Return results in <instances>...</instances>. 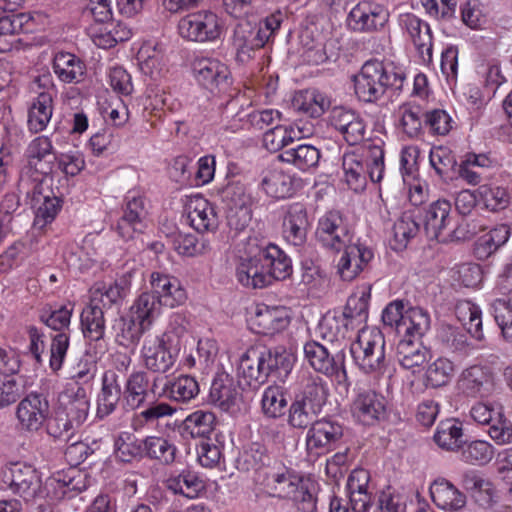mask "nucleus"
I'll return each mask as SVG.
<instances>
[{
  "instance_id": "nucleus-8",
  "label": "nucleus",
  "mask_w": 512,
  "mask_h": 512,
  "mask_svg": "<svg viewBox=\"0 0 512 512\" xmlns=\"http://www.w3.org/2000/svg\"><path fill=\"white\" fill-rule=\"evenodd\" d=\"M191 70L197 83L212 93H224L232 84L228 65L216 57L195 55Z\"/></svg>"
},
{
  "instance_id": "nucleus-11",
  "label": "nucleus",
  "mask_w": 512,
  "mask_h": 512,
  "mask_svg": "<svg viewBox=\"0 0 512 512\" xmlns=\"http://www.w3.org/2000/svg\"><path fill=\"white\" fill-rule=\"evenodd\" d=\"M347 491L351 511L334 497L330 502V512H368L372 505L373 489L370 486V473L366 469H354L347 480Z\"/></svg>"
},
{
  "instance_id": "nucleus-47",
  "label": "nucleus",
  "mask_w": 512,
  "mask_h": 512,
  "mask_svg": "<svg viewBox=\"0 0 512 512\" xmlns=\"http://www.w3.org/2000/svg\"><path fill=\"white\" fill-rule=\"evenodd\" d=\"M436 444L446 450H458L465 444L462 423L456 419L440 422L434 434Z\"/></svg>"
},
{
  "instance_id": "nucleus-61",
  "label": "nucleus",
  "mask_w": 512,
  "mask_h": 512,
  "mask_svg": "<svg viewBox=\"0 0 512 512\" xmlns=\"http://www.w3.org/2000/svg\"><path fill=\"white\" fill-rule=\"evenodd\" d=\"M162 305L156 295L144 292L131 306V313L137 317V320H153L160 316Z\"/></svg>"
},
{
  "instance_id": "nucleus-58",
  "label": "nucleus",
  "mask_w": 512,
  "mask_h": 512,
  "mask_svg": "<svg viewBox=\"0 0 512 512\" xmlns=\"http://www.w3.org/2000/svg\"><path fill=\"white\" fill-rule=\"evenodd\" d=\"M420 226L418 222L410 214H403L393 226L394 250L404 249L410 239L414 238L419 232Z\"/></svg>"
},
{
  "instance_id": "nucleus-50",
  "label": "nucleus",
  "mask_w": 512,
  "mask_h": 512,
  "mask_svg": "<svg viewBox=\"0 0 512 512\" xmlns=\"http://www.w3.org/2000/svg\"><path fill=\"white\" fill-rule=\"evenodd\" d=\"M398 128L409 138H418L423 132L421 108L410 104L399 106L396 111Z\"/></svg>"
},
{
  "instance_id": "nucleus-55",
  "label": "nucleus",
  "mask_w": 512,
  "mask_h": 512,
  "mask_svg": "<svg viewBox=\"0 0 512 512\" xmlns=\"http://www.w3.org/2000/svg\"><path fill=\"white\" fill-rule=\"evenodd\" d=\"M216 422L214 413L198 410L190 414L184 421L185 430L193 438H205L213 430Z\"/></svg>"
},
{
  "instance_id": "nucleus-23",
  "label": "nucleus",
  "mask_w": 512,
  "mask_h": 512,
  "mask_svg": "<svg viewBox=\"0 0 512 512\" xmlns=\"http://www.w3.org/2000/svg\"><path fill=\"white\" fill-rule=\"evenodd\" d=\"M343 254L338 262V273L344 281H352L373 259V251L360 243H348L343 247Z\"/></svg>"
},
{
  "instance_id": "nucleus-51",
  "label": "nucleus",
  "mask_w": 512,
  "mask_h": 512,
  "mask_svg": "<svg viewBox=\"0 0 512 512\" xmlns=\"http://www.w3.org/2000/svg\"><path fill=\"white\" fill-rule=\"evenodd\" d=\"M267 448L258 442L251 443L236 460L237 469L243 472L259 471L269 464Z\"/></svg>"
},
{
  "instance_id": "nucleus-24",
  "label": "nucleus",
  "mask_w": 512,
  "mask_h": 512,
  "mask_svg": "<svg viewBox=\"0 0 512 512\" xmlns=\"http://www.w3.org/2000/svg\"><path fill=\"white\" fill-rule=\"evenodd\" d=\"M152 294L156 295L165 306L174 307L186 300V292L179 280L167 273L153 271L149 277Z\"/></svg>"
},
{
  "instance_id": "nucleus-3",
  "label": "nucleus",
  "mask_w": 512,
  "mask_h": 512,
  "mask_svg": "<svg viewBox=\"0 0 512 512\" xmlns=\"http://www.w3.org/2000/svg\"><path fill=\"white\" fill-rule=\"evenodd\" d=\"M266 487L279 498L290 499L298 510L314 512L316 510V483L285 470L267 475Z\"/></svg>"
},
{
  "instance_id": "nucleus-32",
  "label": "nucleus",
  "mask_w": 512,
  "mask_h": 512,
  "mask_svg": "<svg viewBox=\"0 0 512 512\" xmlns=\"http://www.w3.org/2000/svg\"><path fill=\"white\" fill-rule=\"evenodd\" d=\"M52 67L58 79L64 83H80L86 75L84 61L70 52H57Z\"/></svg>"
},
{
  "instance_id": "nucleus-62",
  "label": "nucleus",
  "mask_w": 512,
  "mask_h": 512,
  "mask_svg": "<svg viewBox=\"0 0 512 512\" xmlns=\"http://www.w3.org/2000/svg\"><path fill=\"white\" fill-rule=\"evenodd\" d=\"M494 455L491 444L483 440H475L468 444H462V460L470 464L483 465L488 463Z\"/></svg>"
},
{
  "instance_id": "nucleus-27",
  "label": "nucleus",
  "mask_w": 512,
  "mask_h": 512,
  "mask_svg": "<svg viewBox=\"0 0 512 512\" xmlns=\"http://www.w3.org/2000/svg\"><path fill=\"white\" fill-rule=\"evenodd\" d=\"M260 363L264 366L266 379L274 377L284 382L291 373L296 358L293 353L284 347L260 350Z\"/></svg>"
},
{
  "instance_id": "nucleus-7",
  "label": "nucleus",
  "mask_w": 512,
  "mask_h": 512,
  "mask_svg": "<svg viewBox=\"0 0 512 512\" xmlns=\"http://www.w3.org/2000/svg\"><path fill=\"white\" fill-rule=\"evenodd\" d=\"M185 327L179 323L170 325L162 334V337L153 345L144 346L142 349L145 367L155 373H166L174 363L180 338L184 336Z\"/></svg>"
},
{
  "instance_id": "nucleus-34",
  "label": "nucleus",
  "mask_w": 512,
  "mask_h": 512,
  "mask_svg": "<svg viewBox=\"0 0 512 512\" xmlns=\"http://www.w3.org/2000/svg\"><path fill=\"white\" fill-rule=\"evenodd\" d=\"M53 93H39L31 102L28 110V129L32 133L42 132L48 125L53 114Z\"/></svg>"
},
{
  "instance_id": "nucleus-52",
  "label": "nucleus",
  "mask_w": 512,
  "mask_h": 512,
  "mask_svg": "<svg viewBox=\"0 0 512 512\" xmlns=\"http://www.w3.org/2000/svg\"><path fill=\"white\" fill-rule=\"evenodd\" d=\"M491 375L487 368L474 365L463 371L460 384L463 390L470 395L488 391Z\"/></svg>"
},
{
  "instance_id": "nucleus-36",
  "label": "nucleus",
  "mask_w": 512,
  "mask_h": 512,
  "mask_svg": "<svg viewBox=\"0 0 512 512\" xmlns=\"http://www.w3.org/2000/svg\"><path fill=\"white\" fill-rule=\"evenodd\" d=\"M450 212L451 203L448 200L438 199L429 205L424 217V230L428 238H439L451 222Z\"/></svg>"
},
{
  "instance_id": "nucleus-10",
  "label": "nucleus",
  "mask_w": 512,
  "mask_h": 512,
  "mask_svg": "<svg viewBox=\"0 0 512 512\" xmlns=\"http://www.w3.org/2000/svg\"><path fill=\"white\" fill-rule=\"evenodd\" d=\"M178 31L181 37L189 41L212 42L220 37L223 24L216 13L202 10L181 18Z\"/></svg>"
},
{
  "instance_id": "nucleus-22",
  "label": "nucleus",
  "mask_w": 512,
  "mask_h": 512,
  "mask_svg": "<svg viewBox=\"0 0 512 512\" xmlns=\"http://www.w3.org/2000/svg\"><path fill=\"white\" fill-rule=\"evenodd\" d=\"M399 23L420 56L423 59L430 60L433 48V35L430 25L413 13L401 15Z\"/></svg>"
},
{
  "instance_id": "nucleus-19",
  "label": "nucleus",
  "mask_w": 512,
  "mask_h": 512,
  "mask_svg": "<svg viewBox=\"0 0 512 512\" xmlns=\"http://www.w3.org/2000/svg\"><path fill=\"white\" fill-rule=\"evenodd\" d=\"M27 199L35 212L34 224L40 228L55 220L63 203L52 191L45 194L40 183H35L32 189L27 191Z\"/></svg>"
},
{
  "instance_id": "nucleus-26",
  "label": "nucleus",
  "mask_w": 512,
  "mask_h": 512,
  "mask_svg": "<svg viewBox=\"0 0 512 512\" xmlns=\"http://www.w3.org/2000/svg\"><path fill=\"white\" fill-rule=\"evenodd\" d=\"M267 42L266 34L249 22L238 23L234 29L233 44L240 61L250 59L251 53L263 48Z\"/></svg>"
},
{
  "instance_id": "nucleus-41",
  "label": "nucleus",
  "mask_w": 512,
  "mask_h": 512,
  "mask_svg": "<svg viewBox=\"0 0 512 512\" xmlns=\"http://www.w3.org/2000/svg\"><path fill=\"white\" fill-rule=\"evenodd\" d=\"M260 350L250 348L239 360L238 372L249 386H258L267 381L264 366L260 363Z\"/></svg>"
},
{
  "instance_id": "nucleus-9",
  "label": "nucleus",
  "mask_w": 512,
  "mask_h": 512,
  "mask_svg": "<svg viewBox=\"0 0 512 512\" xmlns=\"http://www.w3.org/2000/svg\"><path fill=\"white\" fill-rule=\"evenodd\" d=\"M303 350L305 359L316 372L324 374L339 385H349L344 352L330 355L328 350L316 341L307 342Z\"/></svg>"
},
{
  "instance_id": "nucleus-13",
  "label": "nucleus",
  "mask_w": 512,
  "mask_h": 512,
  "mask_svg": "<svg viewBox=\"0 0 512 512\" xmlns=\"http://www.w3.org/2000/svg\"><path fill=\"white\" fill-rule=\"evenodd\" d=\"M315 238L323 247L339 252L351 242L352 235L343 215L332 210L319 218Z\"/></svg>"
},
{
  "instance_id": "nucleus-16",
  "label": "nucleus",
  "mask_w": 512,
  "mask_h": 512,
  "mask_svg": "<svg viewBox=\"0 0 512 512\" xmlns=\"http://www.w3.org/2000/svg\"><path fill=\"white\" fill-rule=\"evenodd\" d=\"M185 214L189 225L199 233L215 232L220 220L214 204L202 195H193L185 204Z\"/></svg>"
},
{
  "instance_id": "nucleus-64",
  "label": "nucleus",
  "mask_w": 512,
  "mask_h": 512,
  "mask_svg": "<svg viewBox=\"0 0 512 512\" xmlns=\"http://www.w3.org/2000/svg\"><path fill=\"white\" fill-rule=\"evenodd\" d=\"M478 192L485 207L490 211L503 210L509 205L510 197L503 187L481 185Z\"/></svg>"
},
{
  "instance_id": "nucleus-30",
  "label": "nucleus",
  "mask_w": 512,
  "mask_h": 512,
  "mask_svg": "<svg viewBox=\"0 0 512 512\" xmlns=\"http://www.w3.org/2000/svg\"><path fill=\"white\" fill-rule=\"evenodd\" d=\"M123 395L114 370L106 371L102 376V387L97 398V417L103 419L112 414Z\"/></svg>"
},
{
  "instance_id": "nucleus-59",
  "label": "nucleus",
  "mask_w": 512,
  "mask_h": 512,
  "mask_svg": "<svg viewBox=\"0 0 512 512\" xmlns=\"http://www.w3.org/2000/svg\"><path fill=\"white\" fill-rule=\"evenodd\" d=\"M424 317L428 315L421 307L409 306L403 300H394L384 308L381 320H414Z\"/></svg>"
},
{
  "instance_id": "nucleus-48",
  "label": "nucleus",
  "mask_w": 512,
  "mask_h": 512,
  "mask_svg": "<svg viewBox=\"0 0 512 512\" xmlns=\"http://www.w3.org/2000/svg\"><path fill=\"white\" fill-rule=\"evenodd\" d=\"M75 428L80 427L87 419L90 401L86 391L79 387L77 391L68 396V400L59 407Z\"/></svg>"
},
{
  "instance_id": "nucleus-60",
  "label": "nucleus",
  "mask_w": 512,
  "mask_h": 512,
  "mask_svg": "<svg viewBox=\"0 0 512 512\" xmlns=\"http://www.w3.org/2000/svg\"><path fill=\"white\" fill-rule=\"evenodd\" d=\"M298 137L292 126L277 125L265 132L263 145L270 152H277L284 149Z\"/></svg>"
},
{
  "instance_id": "nucleus-18",
  "label": "nucleus",
  "mask_w": 512,
  "mask_h": 512,
  "mask_svg": "<svg viewBox=\"0 0 512 512\" xmlns=\"http://www.w3.org/2000/svg\"><path fill=\"white\" fill-rule=\"evenodd\" d=\"M49 413V402L41 394L30 393L17 405L16 417L21 428L37 432L45 423Z\"/></svg>"
},
{
  "instance_id": "nucleus-56",
  "label": "nucleus",
  "mask_w": 512,
  "mask_h": 512,
  "mask_svg": "<svg viewBox=\"0 0 512 512\" xmlns=\"http://www.w3.org/2000/svg\"><path fill=\"white\" fill-rule=\"evenodd\" d=\"M173 246L179 255L188 257L203 255L211 250L208 240L193 234L179 233L173 239Z\"/></svg>"
},
{
  "instance_id": "nucleus-17",
  "label": "nucleus",
  "mask_w": 512,
  "mask_h": 512,
  "mask_svg": "<svg viewBox=\"0 0 512 512\" xmlns=\"http://www.w3.org/2000/svg\"><path fill=\"white\" fill-rule=\"evenodd\" d=\"M122 292L113 284L104 291L96 288L91 293L90 301L82 309L80 320H105L117 312L116 303L124 298Z\"/></svg>"
},
{
  "instance_id": "nucleus-43",
  "label": "nucleus",
  "mask_w": 512,
  "mask_h": 512,
  "mask_svg": "<svg viewBox=\"0 0 512 512\" xmlns=\"http://www.w3.org/2000/svg\"><path fill=\"white\" fill-rule=\"evenodd\" d=\"M328 395L329 390L325 381L319 376H310L295 398L321 412L327 402Z\"/></svg>"
},
{
  "instance_id": "nucleus-63",
  "label": "nucleus",
  "mask_w": 512,
  "mask_h": 512,
  "mask_svg": "<svg viewBox=\"0 0 512 512\" xmlns=\"http://www.w3.org/2000/svg\"><path fill=\"white\" fill-rule=\"evenodd\" d=\"M454 372L453 363L446 358H439L426 370V386L438 388L446 385Z\"/></svg>"
},
{
  "instance_id": "nucleus-12",
  "label": "nucleus",
  "mask_w": 512,
  "mask_h": 512,
  "mask_svg": "<svg viewBox=\"0 0 512 512\" xmlns=\"http://www.w3.org/2000/svg\"><path fill=\"white\" fill-rule=\"evenodd\" d=\"M345 434L344 425L333 417H323L316 420L308 429L306 446L309 452L324 454L336 449Z\"/></svg>"
},
{
  "instance_id": "nucleus-33",
  "label": "nucleus",
  "mask_w": 512,
  "mask_h": 512,
  "mask_svg": "<svg viewBox=\"0 0 512 512\" xmlns=\"http://www.w3.org/2000/svg\"><path fill=\"white\" fill-rule=\"evenodd\" d=\"M343 181L355 193L364 191L367 185L368 168L363 156L356 152H347L342 157Z\"/></svg>"
},
{
  "instance_id": "nucleus-29",
  "label": "nucleus",
  "mask_w": 512,
  "mask_h": 512,
  "mask_svg": "<svg viewBox=\"0 0 512 512\" xmlns=\"http://www.w3.org/2000/svg\"><path fill=\"white\" fill-rule=\"evenodd\" d=\"M430 495L434 504L446 511H459L466 505V496L444 478H438L431 484Z\"/></svg>"
},
{
  "instance_id": "nucleus-4",
  "label": "nucleus",
  "mask_w": 512,
  "mask_h": 512,
  "mask_svg": "<svg viewBox=\"0 0 512 512\" xmlns=\"http://www.w3.org/2000/svg\"><path fill=\"white\" fill-rule=\"evenodd\" d=\"M351 354L365 374L382 375L386 371L385 338L376 326H364L351 345Z\"/></svg>"
},
{
  "instance_id": "nucleus-39",
  "label": "nucleus",
  "mask_w": 512,
  "mask_h": 512,
  "mask_svg": "<svg viewBox=\"0 0 512 512\" xmlns=\"http://www.w3.org/2000/svg\"><path fill=\"white\" fill-rule=\"evenodd\" d=\"M218 195L226 210L252 207L253 198L246 185L236 177H227V183L218 190Z\"/></svg>"
},
{
  "instance_id": "nucleus-1",
  "label": "nucleus",
  "mask_w": 512,
  "mask_h": 512,
  "mask_svg": "<svg viewBox=\"0 0 512 512\" xmlns=\"http://www.w3.org/2000/svg\"><path fill=\"white\" fill-rule=\"evenodd\" d=\"M292 271L291 259L277 245L250 238L244 255L238 258L235 275L242 286L262 289L289 278Z\"/></svg>"
},
{
  "instance_id": "nucleus-37",
  "label": "nucleus",
  "mask_w": 512,
  "mask_h": 512,
  "mask_svg": "<svg viewBox=\"0 0 512 512\" xmlns=\"http://www.w3.org/2000/svg\"><path fill=\"white\" fill-rule=\"evenodd\" d=\"M294 109L303 114L317 118L325 113L330 106L327 96L315 88L300 90L292 99Z\"/></svg>"
},
{
  "instance_id": "nucleus-40",
  "label": "nucleus",
  "mask_w": 512,
  "mask_h": 512,
  "mask_svg": "<svg viewBox=\"0 0 512 512\" xmlns=\"http://www.w3.org/2000/svg\"><path fill=\"white\" fill-rule=\"evenodd\" d=\"M200 392L197 380L189 375H180L167 381L162 389V394L173 401L187 403L194 399Z\"/></svg>"
},
{
  "instance_id": "nucleus-45",
  "label": "nucleus",
  "mask_w": 512,
  "mask_h": 512,
  "mask_svg": "<svg viewBox=\"0 0 512 512\" xmlns=\"http://www.w3.org/2000/svg\"><path fill=\"white\" fill-rule=\"evenodd\" d=\"M144 443L145 438L139 439L133 434L121 433L115 439V456L123 463L139 462L144 459Z\"/></svg>"
},
{
  "instance_id": "nucleus-54",
  "label": "nucleus",
  "mask_w": 512,
  "mask_h": 512,
  "mask_svg": "<svg viewBox=\"0 0 512 512\" xmlns=\"http://www.w3.org/2000/svg\"><path fill=\"white\" fill-rule=\"evenodd\" d=\"M7 10L0 7V34L7 36L32 30L33 18L29 13L9 14Z\"/></svg>"
},
{
  "instance_id": "nucleus-49",
  "label": "nucleus",
  "mask_w": 512,
  "mask_h": 512,
  "mask_svg": "<svg viewBox=\"0 0 512 512\" xmlns=\"http://www.w3.org/2000/svg\"><path fill=\"white\" fill-rule=\"evenodd\" d=\"M287 405V395L282 387L271 385L264 390L261 399V410L267 418L278 419L284 416Z\"/></svg>"
},
{
  "instance_id": "nucleus-31",
  "label": "nucleus",
  "mask_w": 512,
  "mask_h": 512,
  "mask_svg": "<svg viewBox=\"0 0 512 512\" xmlns=\"http://www.w3.org/2000/svg\"><path fill=\"white\" fill-rule=\"evenodd\" d=\"M151 397L150 379L144 371L132 372L124 384L123 399L128 408L142 407Z\"/></svg>"
},
{
  "instance_id": "nucleus-53",
  "label": "nucleus",
  "mask_w": 512,
  "mask_h": 512,
  "mask_svg": "<svg viewBox=\"0 0 512 512\" xmlns=\"http://www.w3.org/2000/svg\"><path fill=\"white\" fill-rule=\"evenodd\" d=\"M364 164L368 168L369 178L373 183L381 181L384 173V149L381 140L378 143L369 142L364 146Z\"/></svg>"
},
{
  "instance_id": "nucleus-35",
  "label": "nucleus",
  "mask_w": 512,
  "mask_h": 512,
  "mask_svg": "<svg viewBox=\"0 0 512 512\" xmlns=\"http://www.w3.org/2000/svg\"><path fill=\"white\" fill-rule=\"evenodd\" d=\"M259 188L269 197L284 199L292 196L293 179L280 169L269 168L262 172Z\"/></svg>"
},
{
  "instance_id": "nucleus-20",
  "label": "nucleus",
  "mask_w": 512,
  "mask_h": 512,
  "mask_svg": "<svg viewBox=\"0 0 512 512\" xmlns=\"http://www.w3.org/2000/svg\"><path fill=\"white\" fill-rule=\"evenodd\" d=\"M330 124L351 146L357 145L365 139V121L353 110L343 107L333 108L330 114Z\"/></svg>"
},
{
  "instance_id": "nucleus-44",
  "label": "nucleus",
  "mask_w": 512,
  "mask_h": 512,
  "mask_svg": "<svg viewBox=\"0 0 512 512\" xmlns=\"http://www.w3.org/2000/svg\"><path fill=\"white\" fill-rule=\"evenodd\" d=\"M168 490L188 498H194L203 488V483L196 472L183 469L178 474H171L165 481Z\"/></svg>"
},
{
  "instance_id": "nucleus-28",
  "label": "nucleus",
  "mask_w": 512,
  "mask_h": 512,
  "mask_svg": "<svg viewBox=\"0 0 512 512\" xmlns=\"http://www.w3.org/2000/svg\"><path fill=\"white\" fill-rule=\"evenodd\" d=\"M241 394L238 384L229 374H217L211 384L209 402L223 411H230L237 405Z\"/></svg>"
},
{
  "instance_id": "nucleus-21",
  "label": "nucleus",
  "mask_w": 512,
  "mask_h": 512,
  "mask_svg": "<svg viewBox=\"0 0 512 512\" xmlns=\"http://www.w3.org/2000/svg\"><path fill=\"white\" fill-rule=\"evenodd\" d=\"M351 412L361 424L375 425L386 417L385 398L374 391L361 392L354 399Z\"/></svg>"
},
{
  "instance_id": "nucleus-14",
  "label": "nucleus",
  "mask_w": 512,
  "mask_h": 512,
  "mask_svg": "<svg viewBox=\"0 0 512 512\" xmlns=\"http://www.w3.org/2000/svg\"><path fill=\"white\" fill-rule=\"evenodd\" d=\"M3 483L25 501L34 499L41 491V478L37 470L28 464L11 463L3 469Z\"/></svg>"
},
{
  "instance_id": "nucleus-46",
  "label": "nucleus",
  "mask_w": 512,
  "mask_h": 512,
  "mask_svg": "<svg viewBox=\"0 0 512 512\" xmlns=\"http://www.w3.org/2000/svg\"><path fill=\"white\" fill-rule=\"evenodd\" d=\"M283 162L293 164L302 171L309 170L318 165L320 151L308 144H300L297 147L285 149L279 155Z\"/></svg>"
},
{
  "instance_id": "nucleus-2",
  "label": "nucleus",
  "mask_w": 512,
  "mask_h": 512,
  "mask_svg": "<svg viewBox=\"0 0 512 512\" xmlns=\"http://www.w3.org/2000/svg\"><path fill=\"white\" fill-rule=\"evenodd\" d=\"M405 79L400 68L379 60H368L353 78L355 94L362 102L377 103L389 91H402Z\"/></svg>"
},
{
  "instance_id": "nucleus-38",
  "label": "nucleus",
  "mask_w": 512,
  "mask_h": 512,
  "mask_svg": "<svg viewBox=\"0 0 512 512\" xmlns=\"http://www.w3.org/2000/svg\"><path fill=\"white\" fill-rule=\"evenodd\" d=\"M144 450V459L162 466L172 465L178 452L176 445L162 436H146Z\"/></svg>"
},
{
  "instance_id": "nucleus-6",
  "label": "nucleus",
  "mask_w": 512,
  "mask_h": 512,
  "mask_svg": "<svg viewBox=\"0 0 512 512\" xmlns=\"http://www.w3.org/2000/svg\"><path fill=\"white\" fill-rule=\"evenodd\" d=\"M148 199L136 191H128L122 203V215L117 221L116 231L125 241L143 234L149 226Z\"/></svg>"
},
{
  "instance_id": "nucleus-25",
  "label": "nucleus",
  "mask_w": 512,
  "mask_h": 512,
  "mask_svg": "<svg viewBox=\"0 0 512 512\" xmlns=\"http://www.w3.org/2000/svg\"><path fill=\"white\" fill-rule=\"evenodd\" d=\"M310 226L308 213L301 203L291 204L283 219V235L294 246H302L307 240V232Z\"/></svg>"
},
{
  "instance_id": "nucleus-5",
  "label": "nucleus",
  "mask_w": 512,
  "mask_h": 512,
  "mask_svg": "<svg viewBox=\"0 0 512 512\" xmlns=\"http://www.w3.org/2000/svg\"><path fill=\"white\" fill-rule=\"evenodd\" d=\"M395 330L401 339L397 344V357L405 369L422 366L427 360V350L422 345V337L430 328V322H394Z\"/></svg>"
},
{
  "instance_id": "nucleus-42",
  "label": "nucleus",
  "mask_w": 512,
  "mask_h": 512,
  "mask_svg": "<svg viewBox=\"0 0 512 512\" xmlns=\"http://www.w3.org/2000/svg\"><path fill=\"white\" fill-rule=\"evenodd\" d=\"M429 162L436 174L444 181L456 179L457 160L447 146H436L430 150Z\"/></svg>"
},
{
  "instance_id": "nucleus-57",
  "label": "nucleus",
  "mask_w": 512,
  "mask_h": 512,
  "mask_svg": "<svg viewBox=\"0 0 512 512\" xmlns=\"http://www.w3.org/2000/svg\"><path fill=\"white\" fill-rule=\"evenodd\" d=\"M319 414L320 412L295 398L288 409L287 422L295 429L304 430L316 422Z\"/></svg>"
},
{
  "instance_id": "nucleus-15",
  "label": "nucleus",
  "mask_w": 512,
  "mask_h": 512,
  "mask_svg": "<svg viewBox=\"0 0 512 512\" xmlns=\"http://www.w3.org/2000/svg\"><path fill=\"white\" fill-rule=\"evenodd\" d=\"M387 10L379 3L362 0L349 12L346 23L350 30L369 33L381 29L388 21Z\"/></svg>"
}]
</instances>
